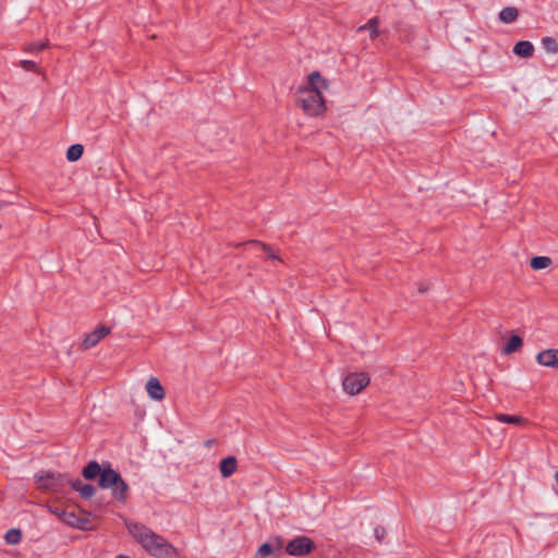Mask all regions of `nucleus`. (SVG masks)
Instances as JSON below:
<instances>
[{"mask_svg": "<svg viewBox=\"0 0 558 558\" xmlns=\"http://www.w3.org/2000/svg\"><path fill=\"white\" fill-rule=\"evenodd\" d=\"M329 83L318 71L311 72L305 82L298 88L296 106L308 117H320L327 111L324 93Z\"/></svg>", "mask_w": 558, "mask_h": 558, "instance_id": "nucleus-1", "label": "nucleus"}, {"mask_svg": "<svg viewBox=\"0 0 558 558\" xmlns=\"http://www.w3.org/2000/svg\"><path fill=\"white\" fill-rule=\"evenodd\" d=\"M128 530L144 550L154 558H178L177 548L149 527L138 523H130Z\"/></svg>", "mask_w": 558, "mask_h": 558, "instance_id": "nucleus-2", "label": "nucleus"}, {"mask_svg": "<svg viewBox=\"0 0 558 558\" xmlns=\"http://www.w3.org/2000/svg\"><path fill=\"white\" fill-rule=\"evenodd\" d=\"M371 383L367 373H350L342 380L343 390L350 395L355 396L361 393Z\"/></svg>", "mask_w": 558, "mask_h": 558, "instance_id": "nucleus-3", "label": "nucleus"}, {"mask_svg": "<svg viewBox=\"0 0 558 558\" xmlns=\"http://www.w3.org/2000/svg\"><path fill=\"white\" fill-rule=\"evenodd\" d=\"M315 548L314 542L307 536H298L286 545V553L300 557L310 554Z\"/></svg>", "mask_w": 558, "mask_h": 558, "instance_id": "nucleus-4", "label": "nucleus"}, {"mask_svg": "<svg viewBox=\"0 0 558 558\" xmlns=\"http://www.w3.org/2000/svg\"><path fill=\"white\" fill-rule=\"evenodd\" d=\"M114 484L120 485L119 493L123 492L125 482L122 480L121 475L111 468H105L100 473L99 486L101 488H110L113 487Z\"/></svg>", "mask_w": 558, "mask_h": 558, "instance_id": "nucleus-5", "label": "nucleus"}, {"mask_svg": "<svg viewBox=\"0 0 558 558\" xmlns=\"http://www.w3.org/2000/svg\"><path fill=\"white\" fill-rule=\"evenodd\" d=\"M536 362L544 367L558 371V349H546L535 356Z\"/></svg>", "mask_w": 558, "mask_h": 558, "instance_id": "nucleus-6", "label": "nucleus"}, {"mask_svg": "<svg viewBox=\"0 0 558 558\" xmlns=\"http://www.w3.org/2000/svg\"><path fill=\"white\" fill-rule=\"evenodd\" d=\"M110 332V329L107 327H99L92 332L87 333L82 342V348L84 350H88L90 348H94L97 345L100 340H102L106 336H108Z\"/></svg>", "mask_w": 558, "mask_h": 558, "instance_id": "nucleus-7", "label": "nucleus"}, {"mask_svg": "<svg viewBox=\"0 0 558 558\" xmlns=\"http://www.w3.org/2000/svg\"><path fill=\"white\" fill-rule=\"evenodd\" d=\"M146 391L150 399L161 401L166 397V390L160 380L156 377H150L146 383Z\"/></svg>", "mask_w": 558, "mask_h": 558, "instance_id": "nucleus-8", "label": "nucleus"}, {"mask_svg": "<svg viewBox=\"0 0 558 558\" xmlns=\"http://www.w3.org/2000/svg\"><path fill=\"white\" fill-rule=\"evenodd\" d=\"M62 478L61 476H56L52 473H43L37 475V484L38 487L45 488V489H57L59 485L61 484Z\"/></svg>", "mask_w": 558, "mask_h": 558, "instance_id": "nucleus-9", "label": "nucleus"}, {"mask_svg": "<svg viewBox=\"0 0 558 558\" xmlns=\"http://www.w3.org/2000/svg\"><path fill=\"white\" fill-rule=\"evenodd\" d=\"M238 469V461L236 458L233 456L227 457L222 459L219 463V471L221 473V476L225 478L230 477L235 473Z\"/></svg>", "mask_w": 558, "mask_h": 558, "instance_id": "nucleus-10", "label": "nucleus"}, {"mask_svg": "<svg viewBox=\"0 0 558 558\" xmlns=\"http://www.w3.org/2000/svg\"><path fill=\"white\" fill-rule=\"evenodd\" d=\"M522 347H523L522 338L518 335H512L509 338V340L507 341V343L505 344V347L502 348V353L509 355V354L520 351Z\"/></svg>", "mask_w": 558, "mask_h": 558, "instance_id": "nucleus-11", "label": "nucleus"}, {"mask_svg": "<svg viewBox=\"0 0 558 558\" xmlns=\"http://www.w3.org/2000/svg\"><path fill=\"white\" fill-rule=\"evenodd\" d=\"M62 514H63V517H62L61 521H63L65 524L72 526V527L84 529L86 520L77 517L72 511L65 510V512H62Z\"/></svg>", "mask_w": 558, "mask_h": 558, "instance_id": "nucleus-12", "label": "nucleus"}, {"mask_svg": "<svg viewBox=\"0 0 558 558\" xmlns=\"http://www.w3.org/2000/svg\"><path fill=\"white\" fill-rule=\"evenodd\" d=\"M378 26H379V19L373 17L366 24L361 25L357 28V32L367 31L369 34V38L373 40V39L377 38L380 34Z\"/></svg>", "mask_w": 558, "mask_h": 558, "instance_id": "nucleus-13", "label": "nucleus"}, {"mask_svg": "<svg viewBox=\"0 0 558 558\" xmlns=\"http://www.w3.org/2000/svg\"><path fill=\"white\" fill-rule=\"evenodd\" d=\"M513 51L520 57L529 58L532 56L534 48L530 41H519L515 44Z\"/></svg>", "mask_w": 558, "mask_h": 558, "instance_id": "nucleus-14", "label": "nucleus"}, {"mask_svg": "<svg viewBox=\"0 0 558 558\" xmlns=\"http://www.w3.org/2000/svg\"><path fill=\"white\" fill-rule=\"evenodd\" d=\"M519 16V11L514 7H507L502 9L499 13V20L502 23H512L514 22Z\"/></svg>", "mask_w": 558, "mask_h": 558, "instance_id": "nucleus-15", "label": "nucleus"}, {"mask_svg": "<svg viewBox=\"0 0 558 558\" xmlns=\"http://www.w3.org/2000/svg\"><path fill=\"white\" fill-rule=\"evenodd\" d=\"M530 265L534 270H542L553 265V259L548 256H535L531 258Z\"/></svg>", "mask_w": 558, "mask_h": 558, "instance_id": "nucleus-16", "label": "nucleus"}, {"mask_svg": "<svg viewBox=\"0 0 558 558\" xmlns=\"http://www.w3.org/2000/svg\"><path fill=\"white\" fill-rule=\"evenodd\" d=\"M104 469H101V466L99 465V463H97L96 461H92L89 462L83 470V476L87 480H93L95 477H97L98 475L100 476V473L102 472Z\"/></svg>", "mask_w": 558, "mask_h": 558, "instance_id": "nucleus-17", "label": "nucleus"}, {"mask_svg": "<svg viewBox=\"0 0 558 558\" xmlns=\"http://www.w3.org/2000/svg\"><path fill=\"white\" fill-rule=\"evenodd\" d=\"M495 420L498 422H501V423H508V424H513V425H523L526 423V420L523 418L522 416L508 415V414H502V413L496 414Z\"/></svg>", "mask_w": 558, "mask_h": 558, "instance_id": "nucleus-18", "label": "nucleus"}, {"mask_svg": "<svg viewBox=\"0 0 558 558\" xmlns=\"http://www.w3.org/2000/svg\"><path fill=\"white\" fill-rule=\"evenodd\" d=\"M50 43L48 39L39 41V43H27L23 46V50L28 53H39L44 49L48 48Z\"/></svg>", "mask_w": 558, "mask_h": 558, "instance_id": "nucleus-19", "label": "nucleus"}, {"mask_svg": "<svg viewBox=\"0 0 558 558\" xmlns=\"http://www.w3.org/2000/svg\"><path fill=\"white\" fill-rule=\"evenodd\" d=\"M84 148L81 144H74L66 150V158L69 161H77L83 155Z\"/></svg>", "mask_w": 558, "mask_h": 558, "instance_id": "nucleus-20", "label": "nucleus"}, {"mask_svg": "<svg viewBox=\"0 0 558 558\" xmlns=\"http://www.w3.org/2000/svg\"><path fill=\"white\" fill-rule=\"evenodd\" d=\"M247 244L258 245L263 250V252L266 254L267 258L271 260H281L279 256L275 253V251L267 244L259 242V241H250Z\"/></svg>", "mask_w": 558, "mask_h": 558, "instance_id": "nucleus-21", "label": "nucleus"}, {"mask_svg": "<svg viewBox=\"0 0 558 558\" xmlns=\"http://www.w3.org/2000/svg\"><path fill=\"white\" fill-rule=\"evenodd\" d=\"M4 539L10 545H16L22 541V532L19 529H11L5 533Z\"/></svg>", "mask_w": 558, "mask_h": 558, "instance_id": "nucleus-22", "label": "nucleus"}, {"mask_svg": "<svg viewBox=\"0 0 558 558\" xmlns=\"http://www.w3.org/2000/svg\"><path fill=\"white\" fill-rule=\"evenodd\" d=\"M274 550L275 548L271 544L264 543L257 548L254 558H267L274 553Z\"/></svg>", "mask_w": 558, "mask_h": 558, "instance_id": "nucleus-23", "label": "nucleus"}, {"mask_svg": "<svg viewBox=\"0 0 558 558\" xmlns=\"http://www.w3.org/2000/svg\"><path fill=\"white\" fill-rule=\"evenodd\" d=\"M74 488L80 492L82 497L87 499L90 498L95 493L94 486L89 484H74Z\"/></svg>", "mask_w": 558, "mask_h": 558, "instance_id": "nucleus-24", "label": "nucleus"}, {"mask_svg": "<svg viewBox=\"0 0 558 558\" xmlns=\"http://www.w3.org/2000/svg\"><path fill=\"white\" fill-rule=\"evenodd\" d=\"M110 489H111V494H112L113 498H116L117 500L124 501L126 499L128 490H129V486L126 483H125V487H124L123 492H121V493H119V490H120L119 484H114L113 487H110Z\"/></svg>", "mask_w": 558, "mask_h": 558, "instance_id": "nucleus-25", "label": "nucleus"}, {"mask_svg": "<svg viewBox=\"0 0 558 558\" xmlns=\"http://www.w3.org/2000/svg\"><path fill=\"white\" fill-rule=\"evenodd\" d=\"M20 66L25 71H33L38 74H43V70L38 66V64L32 60H22L20 61Z\"/></svg>", "mask_w": 558, "mask_h": 558, "instance_id": "nucleus-26", "label": "nucleus"}, {"mask_svg": "<svg viewBox=\"0 0 558 558\" xmlns=\"http://www.w3.org/2000/svg\"><path fill=\"white\" fill-rule=\"evenodd\" d=\"M543 45L546 48V50L549 52L555 53L558 51V43L554 38H550V37L544 38Z\"/></svg>", "mask_w": 558, "mask_h": 558, "instance_id": "nucleus-27", "label": "nucleus"}, {"mask_svg": "<svg viewBox=\"0 0 558 558\" xmlns=\"http://www.w3.org/2000/svg\"><path fill=\"white\" fill-rule=\"evenodd\" d=\"M49 510L51 513H53L56 517H58L60 520L62 519L63 514L62 512H65V510H62L58 507L53 508V507H49Z\"/></svg>", "mask_w": 558, "mask_h": 558, "instance_id": "nucleus-28", "label": "nucleus"}, {"mask_svg": "<svg viewBox=\"0 0 558 558\" xmlns=\"http://www.w3.org/2000/svg\"><path fill=\"white\" fill-rule=\"evenodd\" d=\"M385 534H386V531H385V529H384V527H376V529H375V536H376V538H377L378 541H381V539H383V537L385 536Z\"/></svg>", "mask_w": 558, "mask_h": 558, "instance_id": "nucleus-29", "label": "nucleus"}, {"mask_svg": "<svg viewBox=\"0 0 558 558\" xmlns=\"http://www.w3.org/2000/svg\"><path fill=\"white\" fill-rule=\"evenodd\" d=\"M274 544L276 545V549L280 550L283 547V539L278 536L274 539Z\"/></svg>", "mask_w": 558, "mask_h": 558, "instance_id": "nucleus-30", "label": "nucleus"}, {"mask_svg": "<svg viewBox=\"0 0 558 558\" xmlns=\"http://www.w3.org/2000/svg\"><path fill=\"white\" fill-rule=\"evenodd\" d=\"M213 442H214V440H207L205 445H206L207 447H209V446H211V444H213Z\"/></svg>", "mask_w": 558, "mask_h": 558, "instance_id": "nucleus-31", "label": "nucleus"}, {"mask_svg": "<svg viewBox=\"0 0 558 558\" xmlns=\"http://www.w3.org/2000/svg\"><path fill=\"white\" fill-rule=\"evenodd\" d=\"M116 558H131V557H129V556H124V555H119V556H117Z\"/></svg>", "mask_w": 558, "mask_h": 558, "instance_id": "nucleus-32", "label": "nucleus"}, {"mask_svg": "<svg viewBox=\"0 0 558 558\" xmlns=\"http://www.w3.org/2000/svg\"><path fill=\"white\" fill-rule=\"evenodd\" d=\"M555 480L558 483V471L555 473Z\"/></svg>", "mask_w": 558, "mask_h": 558, "instance_id": "nucleus-33", "label": "nucleus"}, {"mask_svg": "<svg viewBox=\"0 0 558 558\" xmlns=\"http://www.w3.org/2000/svg\"><path fill=\"white\" fill-rule=\"evenodd\" d=\"M3 208V204L0 203V210Z\"/></svg>", "mask_w": 558, "mask_h": 558, "instance_id": "nucleus-34", "label": "nucleus"}]
</instances>
